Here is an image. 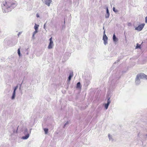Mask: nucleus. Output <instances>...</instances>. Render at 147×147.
I'll use <instances>...</instances> for the list:
<instances>
[{"instance_id":"24","label":"nucleus","mask_w":147,"mask_h":147,"mask_svg":"<svg viewBox=\"0 0 147 147\" xmlns=\"http://www.w3.org/2000/svg\"><path fill=\"white\" fill-rule=\"evenodd\" d=\"M38 32V30H35V31L33 32V34H35Z\"/></svg>"},{"instance_id":"35","label":"nucleus","mask_w":147,"mask_h":147,"mask_svg":"<svg viewBox=\"0 0 147 147\" xmlns=\"http://www.w3.org/2000/svg\"><path fill=\"white\" fill-rule=\"evenodd\" d=\"M18 127H17V130H16V133L17 132V130H18Z\"/></svg>"},{"instance_id":"20","label":"nucleus","mask_w":147,"mask_h":147,"mask_svg":"<svg viewBox=\"0 0 147 147\" xmlns=\"http://www.w3.org/2000/svg\"><path fill=\"white\" fill-rule=\"evenodd\" d=\"M18 53L19 56H21V53L20 52V49L19 48L18 50Z\"/></svg>"},{"instance_id":"36","label":"nucleus","mask_w":147,"mask_h":147,"mask_svg":"<svg viewBox=\"0 0 147 147\" xmlns=\"http://www.w3.org/2000/svg\"><path fill=\"white\" fill-rule=\"evenodd\" d=\"M13 132V133H15V130H14Z\"/></svg>"},{"instance_id":"26","label":"nucleus","mask_w":147,"mask_h":147,"mask_svg":"<svg viewBox=\"0 0 147 147\" xmlns=\"http://www.w3.org/2000/svg\"><path fill=\"white\" fill-rule=\"evenodd\" d=\"M145 22L146 23H147V16L145 18Z\"/></svg>"},{"instance_id":"27","label":"nucleus","mask_w":147,"mask_h":147,"mask_svg":"<svg viewBox=\"0 0 147 147\" xmlns=\"http://www.w3.org/2000/svg\"><path fill=\"white\" fill-rule=\"evenodd\" d=\"M22 32H20L18 34V36H19V35L21 34Z\"/></svg>"},{"instance_id":"4","label":"nucleus","mask_w":147,"mask_h":147,"mask_svg":"<svg viewBox=\"0 0 147 147\" xmlns=\"http://www.w3.org/2000/svg\"><path fill=\"white\" fill-rule=\"evenodd\" d=\"M105 30H104L103 32V35L102 40L104 41V44L105 45H106L108 43V37L105 34Z\"/></svg>"},{"instance_id":"28","label":"nucleus","mask_w":147,"mask_h":147,"mask_svg":"<svg viewBox=\"0 0 147 147\" xmlns=\"http://www.w3.org/2000/svg\"><path fill=\"white\" fill-rule=\"evenodd\" d=\"M2 108V105H0V111L1 110Z\"/></svg>"},{"instance_id":"17","label":"nucleus","mask_w":147,"mask_h":147,"mask_svg":"<svg viewBox=\"0 0 147 147\" xmlns=\"http://www.w3.org/2000/svg\"><path fill=\"white\" fill-rule=\"evenodd\" d=\"M44 131L45 132V134H47L48 131V129L47 128H45L44 129Z\"/></svg>"},{"instance_id":"1","label":"nucleus","mask_w":147,"mask_h":147,"mask_svg":"<svg viewBox=\"0 0 147 147\" xmlns=\"http://www.w3.org/2000/svg\"><path fill=\"white\" fill-rule=\"evenodd\" d=\"M16 6L15 3L12 2H5L2 4V9L4 12H8L11 11L12 9Z\"/></svg>"},{"instance_id":"30","label":"nucleus","mask_w":147,"mask_h":147,"mask_svg":"<svg viewBox=\"0 0 147 147\" xmlns=\"http://www.w3.org/2000/svg\"><path fill=\"white\" fill-rule=\"evenodd\" d=\"M119 60H118L117 61L115 62V63H117L118 62H119Z\"/></svg>"},{"instance_id":"18","label":"nucleus","mask_w":147,"mask_h":147,"mask_svg":"<svg viewBox=\"0 0 147 147\" xmlns=\"http://www.w3.org/2000/svg\"><path fill=\"white\" fill-rule=\"evenodd\" d=\"M110 97H108L107 99V103L109 105L111 103V101L110 100Z\"/></svg>"},{"instance_id":"34","label":"nucleus","mask_w":147,"mask_h":147,"mask_svg":"<svg viewBox=\"0 0 147 147\" xmlns=\"http://www.w3.org/2000/svg\"><path fill=\"white\" fill-rule=\"evenodd\" d=\"M21 86H22V84H20V87H21Z\"/></svg>"},{"instance_id":"3","label":"nucleus","mask_w":147,"mask_h":147,"mask_svg":"<svg viewBox=\"0 0 147 147\" xmlns=\"http://www.w3.org/2000/svg\"><path fill=\"white\" fill-rule=\"evenodd\" d=\"M23 131V133L25 136H22V138L24 140H26L28 138L29 136V135L28 132L27 128L26 127L24 128Z\"/></svg>"},{"instance_id":"33","label":"nucleus","mask_w":147,"mask_h":147,"mask_svg":"<svg viewBox=\"0 0 147 147\" xmlns=\"http://www.w3.org/2000/svg\"><path fill=\"white\" fill-rule=\"evenodd\" d=\"M103 30H105V29H104V26H103Z\"/></svg>"},{"instance_id":"22","label":"nucleus","mask_w":147,"mask_h":147,"mask_svg":"<svg viewBox=\"0 0 147 147\" xmlns=\"http://www.w3.org/2000/svg\"><path fill=\"white\" fill-rule=\"evenodd\" d=\"M113 10L114 12H115L118 11L117 10L115 9V7H113Z\"/></svg>"},{"instance_id":"13","label":"nucleus","mask_w":147,"mask_h":147,"mask_svg":"<svg viewBox=\"0 0 147 147\" xmlns=\"http://www.w3.org/2000/svg\"><path fill=\"white\" fill-rule=\"evenodd\" d=\"M108 136L110 140H111L112 141H113L114 140L112 138V135H111L109 134L108 135Z\"/></svg>"},{"instance_id":"16","label":"nucleus","mask_w":147,"mask_h":147,"mask_svg":"<svg viewBox=\"0 0 147 147\" xmlns=\"http://www.w3.org/2000/svg\"><path fill=\"white\" fill-rule=\"evenodd\" d=\"M141 45L140 44H139L138 43H137L136 45V49H141Z\"/></svg>"},{"instance_id":"9","label":"nucleus","mask_w":147,"mask_h":147,"mask_svg":"<svg viewBox=\"0 0 147 147\" xmlns=\"http://www.w3.org/2000/svg\"><path fill=\"white\" fill-rule=\"evenodd\" d=\"M54 46L53 42H49V44L48 46V48L49 49H51L53 48Z\"/></svg>"},{"instance_id":"11","label":"nucleus","mask_w":147,"mask_h":147,"mask_svg":"<svg viewBox=\"0 0 147 147\" xmlns=\"http://www.w3.org/2000/svg\"><path fill=\"white\" fill-rule=\"evenodd\" d=\"M73 76V74H69V75L67 81L69 82L71 80V78Z\"/></svg>"},{"instance_id":"29","label":"nucleus","mask_w":147,"mask_h":147,"mask_svg":"<svg viewBox=\"0 0 147 147\" xmlns=\"http://www.w3.org/2000/svg\"><path fill=\"white\" fill-rule=\"evenodd\" d=\"M36 17L37 18L39 17V15L38 13L36 14Z\"/></svg>"},{"instance_id":"6","label":"nucleus","mask_w":147,"mask_h":147,"mask_svg":"<svg viewBox=\"0 0 147 147\" xmlns=\"http://www.w3.org/2000/svg\"><path fill=\"white\" fill-rule=\"evenodd\" d=\"M43 1V0H42ZM45 4L48 6H49L50 4L52 2V0H44Z\"/></svg>"},{"instance_id":"25","label":"nucleus","mask_w":147,"mask_h":147,"mask_svg":"<svg viewBox=\"0 0 147 147\" xmlns=\"http://www.w3.org/2000/svg\"><path fill=\"white\" fill-rule=\"evenodd\" d=\"M52 37H51L50 39H49V41H50V42H53V41L52 40Z\"/></svg>"},{"instance_id":"19","label":"nucleus","mask_w":147,"mask_h":147,"mask_svg":"<svg viewBox=\"0 0 147 147\" xmlns=\"http://www.w3.org/2000/svg\"><path fill=\"white\" fill-rule=\"evenodd\" d=\"M109 105V104H107V103H106V104H105V108L106 109H108Z\"/></svg>"},{"instance_id":"40","label":"nucleus","mask_w":147,"mask_h":147,"mask_svg":"<svg viewBox=\"0 0 147 147\" xmlns=\"http://www.w3.org/2000/svg\"><path fill=\"white\" fill-rule=\"evenodd\" d=\"M143 42H142V43L141 44H142Z\"/></svg>"},{"instance_id":"8","label":"nucleus","mask_w":147,"mask_h":147,"mask_svg":"<svg viewBox=\"0 0 147 147\" xmlns=\"http://www.w3.org/2000/svg\"><path fill=\"white\" fill-rule=\"evenodd\" d=\"M106 12L107 13L105 15V17L106 18H108L110 15V13L108 7L106 8Z\"/></svg>"},{"instance_id":"10","label":"nucleus","mask_w":147,"mask_h":147,"mask_svg":"<svg viewBox=\"0 0 147 147\" xmlns=\"http://www.w3.org/2000/svg\"><path fill=\"white\" fill-rule=\"evenodd\" d=\"M113 39L114 42H116L118 40V38H117L114 34H113Z\"/></svg>"},{"instance_id":"5","label":"nucleus","mask_w":147,"mask_h":147,"mask_svg":"<svg viewBox=\"0 0 147 147\" xmlns=\"http://www.w3.org/2000/svg\"><path fill=\"white\" fill-rule=\"evenodd\" d=\"M145 25V24H142L139 25L137 27H136L135 29L139 31H140L142 29Z\"/></svg>"},{"instance_id":"32","label":"nucleus","mask_w":147,"mask_h":147,"mask_svg":"<svg viewBox=\"0 0 147 147\" xmlns=\"http://www.w3.org/2000/svg\"><path fill=\"white\" fill-rule=\"evenodd\" d=\"M46 24H45L44 25V28L45 29V26Z\"/></svg>"},{"instance_id":"14","label":"nucleus","mask_w":147,"mask_h":147,"mask_svg":"<svg viewBox=\"0 0 147 147\" xmlns=\"http://www.w3.org/2000/svg\"><path fill=\"white\" fill-rule=\"evenodd\" d=\"M76 88H81V84L80 82L77 83L76 85Z\"/></svg>"},{"instance_id":"21","label":"nucleus","mask_w":147,"mask_h":147,"mask_svg":"<svg viewBox=\"0 0 147 147\" xmlns=\"http://www.w3.org/2000/svg\"><path fill=\"white\" fill-rule=\"evenodd\" d=\"M18 88V85H17L16 87H15L14 88V89H13V91L16 92V90Z\"/></svg>"},{"instance_id":"2","label":"nucleus","mask_w":147,"mask_h":147,"mask_svg":"<svg viewBox=\"0 0 147 147\" xmlns=\"http://www.w3.org/2000/svg\"><path fill=\"white\" fill-rule=\"evenodd\" d=\"M140 79H144L147 80V76L145 74H138L136 76L135 79V83L136 85H138L140 83Z\"/></svg>"},{"instance_id":"37","label":"nucleus","mask_w":147,"mask_h":147,"mask_svg":"<svg viewBox=\"0 0 147 147\" xmlns=\"http://www.w3.org/2000/svg\"><path fill=\"white\" fill-rule=\"evenodd\" d=\"M21 87H19V89H20H20H21Z\"/></svg>"},{"instance_id":"31","label":"nucleus","mask_w":147,"mask_h":147,"mask_svg":"<svg viewBox=\"0 0 147 147\" xmlns=\"http://www.w3.org/2000/svg\"><path fill=\"white\" fill-rule=\"evenodd\" d=\"M34 35H35L34 34H33L32 38H34Z\"/></svg>"},{"instance_id":"38","label":"nucleus","mask_w":147,"mask_h":147,"mask_svg":"<svg viewBox=\"0 0 147 147\" xmlns=\"http://www.w3.org/2000/svg\"><path fill=\"white\" fill-rule=\"evenodd\" d=\"M111 80V77H110V80Z\"/></svg>"},{"instance_id":"15","label":"nucleus","mask_w":147,"mask_h":147,"mask_svg":"<svg viewBox=\"0 0 147 147\" xmlns=\"http://www.w3.org/2000/svg\"><path fill=\"white\" fill-rule=\"evenodd\" d=\"M39 26V25H38L35 24V26L34 27V28L35 29V30H38Z\"/></svg>"},{"instance_id":"23","label":"nucleus","mask_w":147,"mask_h":147,"mask_svg":"<svg viewBox=\"0 0 147 147\" xmlns=\"http://www.w3.org/2000/svg\"><path fill=\"white\" fill-rule=\"evenodd\" d=\"M68 124H69L68 121H67V122L64 124V126H63V128H64L65 127L66 125Z\"/></svg>"},{"instance_id":"39","label":"nucleus","mask_w":147,"mask_h":147,"mask_svg":"<svg viewBox=\"0 0 147 147\" xmlns=\"http://www.w3.org/2000/svg\"><path fill=\"white\" fill-rule=\"evenodd\" d=\"M64 23H65V21L64 20Z\"/></svg>"},{"instance_id":"12","label":"nucleus","mask_w":147,"mask_h":147,"mask_svg":"<svg viewBox=\"0 0 147 147\" xmlns=\"http://www.w3.org/2000/svg\"><path fill=\"white\" fill-rule=\"evenodd\" d=\"M16 92L15 91H13L12 96L11 97V99L12 100H13L15 99L16 96Z\"/></svg>"},{"instance_id":"7","label":"nucleus","mask_w":147,"mask_h":147,"mask_svg":"<svg viewBox=\"0 0 147 147\" xmlns=\"http://www.w3.org/2000/svg\"><path fill=\"white\" fill-rule=\"evenodd\" d=\"M65 72L68 74H73L72 71L69 68H67L65 69Z\"/></svg>"}]
</instances>
